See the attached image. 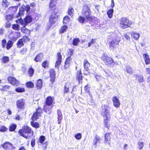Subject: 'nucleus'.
I'll use <instances>...</instances> for the list:
<instances>
[{
    "label": "nucleus",
    "instance_id": "f257e3e1",
    "mask_svg": "<svg viewBox=\"0 0 150 150\" xmlns=\"http://www.w3.org/2000/svg\"><path fill=\"white\" fill-rule=\"evenodd\" d=\"M18 132L21 136L26 139L30 138L34 134L33 131L28 126H24L22 129L19 130Z\"/></svg>",
    "mask_w": 150,
    "mask_h": 150
},
{
    "label": "nucleus",
    "instance_id": "f03ea898",
    "mask_svg": "<svg viewBox=\"0 0 150 150\" xmlns=\"http://www.w3.org/2000/svg\"><path fill=\"white\" fill-rule=\"evenodd\" d=\"M82 14V15L86 18V22L89 21V23H92L95 19L94 17L91 16V11L87 5H84L83 7Z\"/></svg>",
    "mask_w": 150,
    "mask_h": 150
},
{
    "label": "nucleus",
    "instance_id": "7ed1b4c3",
    "mask_svg": "<svg viewBox=\"0 0 150 150\" xmlns=\"http://www.w3.org/2000/svg\"><path fill=\"white\" fill-rule=\"evenodd\" d=\"M120 41V38L116 37H113L111 36L109 40L108 44L110 48L111 49H113L116 48Z\"/></svg>",
    "mask_w": 150,
    "mask_h": 150
},
{
    "label": "nucleus",
    "instance_id": "20e7f679",
    "mask_svg": "<svg viewBox=\"0 0 150 150\" xmlns=\"http://www.w3.org/2000/svg\"><path fill=\"white\" fill-rule=\"evenodd\" d=\"M102 59L104 64L108 67H112L115 65V62L113 59L112 58L108 57L106 54H103L102 56Z\"/></svg>",
    "mask_w": 150,
    "mask_h": 150
},
{
    "label": "nucleus",
    "instance_id": "39448f33",
    "mask_svg": "<svg viewBox=\"0 0 150 150\" xmlns=\"http://www.w3.org/2000/svg\"><path fill=\"white\" fill-rule=\"evenodd\" d=\"M132 22L126 18L122 17L120 20V25L121 27L125 29L127 28L132 25Z\"/></svg>",
    "mask_w": 150,
    "mask_h": 150
},
{
    "label": "nucleus",
    "instance_id": "423d86ee",
    "mask_svg": "<svg viewBox=\"0 0 150 150\" xmlns=\"http://www.w3.org/2000/svg\"><path fill=\"white\" fill-rule=\"evenodd\" d=\"M109 109L108 106L107 105H102L100 113L103 117L110 116L108 110Z\"/></svg>",
    "mask_w": 150,
    "mask_h": 150
},
{
    "label": "nucleus",
    "instance_id": "0eeeda50",
    "mask_svg": "<svg viewBox=\"0 0 150 150\" xmlns=\"http://www.w3.org/2000/svg\"><path fill=\"white\" fill-rule=\"evenodd\" d=\"M2 146L5 150H12L15 149L12 144L7 142H5Z\"/></svg>",
    "mask_w": 150,
    "mask_h": 150
},
{
    "label": "nucleus",
    "instance_id": "6e6552de",
    "mask_svg": "<svg viewBox=\"0 0 150 150\" xmlns=\"http://www.w3.org/2000/svg\"><path fill=\"white\" fill-rule=\"evenodd\" d=\"M58 17L55 13H52L49 19L50 23L52 24L57 22L58 21Z\"/></svg>",
    "mask_w": 150,
    "mask_h": 150
},
{
    "label": "nucleus",
    "instance_id": "1a4fd4ad",
    "mask_svg": "<svg viewBox=\"0 0 150 150\" xmlns=\"http://www.w3.org/2000/svg\"><path fill=\"white\" fill-rule=\"evenodd\" d=\"M54 100V98L51 96H48L46 98L45 102V104H46L48 105H53Z\"/></svg>",
    "mask_w": 150,
    "mask_h": 150
},
{
    "label": "nucleus",
    "instance_id": "9d476101",
    "mask_svg": "<svg viewBox=\"0 0 150 150\" xmlns=\"http://www.w3.org/2000/svg\"><path fill=\"white\" fill-rule=\"evenodd\" d=\"M8 80L10 83L13 85L18 86L19 84L18 81L12 77H8Z\"/></svg>",
    "mask_w": 150,
    "mask_h": 150
},
{
    "label": "nucleus",
    "instance_id": "9b49d317",
    "mask_svg": "<svg viewBox=\"0 0 150 150\" xmlns=\"http://www.w3.org/2000/svg\"><path fill=\"white\" fill-rule=\"evenodd\" d=\"M57 61L55 64V67L59 69V66L61 64L62 61V55L60 52H59L57 54Z\"/></svg>",
    "mask_w": 150,
    "mask_h": 150
},
{
    "label": "nucleus",
    "instance_id": "f8f14e48",
    "mask_svg": "<svg viewBox=\"0 0 150 150\" xmlns=\"http://www.w3.org/2000/svg\"><path fill=\"white\" fill-rule=\"evenodd\" d=\"M49 73L50 75V81L52 83L55 81V78L56 73L54 69H50L49 70Z\"/></svg>",
    "mask_w": 150,
    "mask_h": 150
},
{
    "label": "nucleus",
    "instance_id": "ddd939ff",
    "mask_svg": "<svg viewBox=\"0 0 150 150\" xmlns=\"http://www.w3.org/2000/svg\"><path fill=\"white\" fill-rule=\"evenodd\" d=\"M100 137L97 135H96L93 142V144L95 148L97 147V145L100 144Z\"/></svg>",
    "mask_w": 150,
    "mask_h": 150
},
{
    "label": "nucleus",
    "instance_id": "4468645a",
    "mask_svg": "<svg viewBox=\"0 0 150 150\" xmlns=\"http://www.w3.org/2000/svg\"><path fill=\"white\" fill-rule=\"evenodd\" d=\"M16 104L18 108L22 109L24 107L25 103L23 99H21L17 101Z\"/></svg>",
    "mask_w": 150,
    "mask_h": 150
},
{
    "label": "nucleus",
    "instance_id": "2eb2a0df",
    "mask_svg": "<svg viewBox=\"0 0 150 150\" xmlns=\"http://www.w3.org/2000/svg\"><path fill=\"white\" fill-rule=\"evenodd\" d=\"M53 105H48L45 104L44 106V110L46 113L50 114L51 113V110L52 108Z\"/></svg>",
    "mask_w": 150,
    "mask_h": 150
},
{
    "label": "nucleus",
    "instance_id": "dca6fc26",
    "mask_svg": "<svg viewBox=\"0 0 150 150\" xmlns=\"http://www.w3.org/2000/svg\"><path fill=\"white\" fill-rule=\"evenodd\" d=\"M104 119V125L105 127L108 128V129L110 127V124H109V122L110 120V117H103Z\"/></svg>",
    "mask_w": 150,
    "mask_h": 150
},
{
    "label": "nucleus",
    "instance_id": "f3484780",
    "mask_svg": "<svg viewBox=\"0 0 150 150\" xmlns=\"http://www.w3.org/2000/svg\"><path fill=\"white\" fill-rule=\"evenodd\" d=\"M114 106L116 108L119 107L120 105L119 100L116 96H114L112 99Z\"/></svg>",
    "mask_w": 150,
    "mask_h": 150
},
{
    "label": "nucleus",
    "instance_id": "a211bd4d",
    "mask_svg": "<svg viewBox=\"0 0 150 150\" xmlns=\"http://www.w3.org/2000/svg\"><path fill=\"white\" fill-rule=\"evenodd\" d=\"M105 143L109 146L110 145V142H108L109 141H110V134L109 133H106L105 135Z\"/></svg>",
    "mask_w": 150,
    "mask_h": 150
},
{
    "label": "nucleus",
    "instance_id": "6ab92c4d",
    "mask_svg": "<svg viewBox=\"0 0 150 150\" xmlns=\"http://www.w3.org/2000/svg\"><path fill=\"white\" fill-rule=\"evenodd\" d=\"M76 78L78 80L79 83H81L83 79L81 70L77 71Z\"/></svg>",
    "mask_w": 150,
    "mask_h": 150
},
{
    "label": "nucleus",
    "instance_id": "aec40b11",
    "mask_svg": "<svg viewBox=\"0 0 150 150\" xmlns=\"http://www.w3.org/2000/svg\"><path fill=\"white\" fill-rule=\"evenodd\" d=\"M23 6L25 7V5H23L19 9V11L18 14L16 16L17 18H19L21 15H23L24 13V8Z\"/></svg>",
    "mask_w": 150,
    "mask_h": 150
},
{
    "label": "nucleus",
    "instance_id": "412c9836",
    "mask_svg": "<svg viewBox=\"0 0 150 150\" xmlns=\"http://www.w3.org/2000/svg\"><path fill=\"white\" fill-rule=\"evenodd\" d=\"M13 42L11 40H9L6 43V48L7 50H9L13 46Z\"/></svg>",
    "mask_w": 150,
    "mask_h": 150
},
{
    "label": "nucleus",
    "instance_id": "4be33fe9",
    "mask_svg": "<svg viewBox=\"0 0 150 150\" xmlns=\"http://www.w3.org/2000/svg\"><path fill=\"white\" fill-rule=\"evenodd\" d=\"M143 57L145 59L146 64H148L150 63V60L149 55L146 54H143Z\"/></svg>",
    "mask_w": 150,
    "mask_h": 150
},
{
    "label": "nucleus",
    "instance_id": "5701e85b",
    "mask_svg": "<svg viewBox=\"0 0 150 150\" xmlns=\"http://www.w3.org/2000/svg\"><path fill=\"white\" fill-rule=\"evenodd\" d=\"M32 21V18L31 16L28 15L24 19V22L27 23H31Z\"/></svg>",
    "mask_w": 150,
    "mask_h": 150
},
{
    "label": "nucleus",
    "instance_id": "b1692460",
    "mask_svg": "<svg viewBox=\"0 0 150 150\" xmlns=\"http://www.w3.org/2000/svg\"><path fill=\"white\" fill-rule=\"evenodd\" d=\"M43 57V54L42 53L38 54L35 57L34 60L36 62H38L40 61Z\"/></svg>",
    "mask_w": 150,
    "mask_h": 150
},
{
    "label": "nucleus",
    "instance_id": "393cba45",
    "mask_svg": "<svg viewBox=\"0 0 150 150\" xmlns=\"http://www.w3.org/2000/svg\"><path fill=\"white\" fill-rule=\"evenodd\" d=\"M78 21L79 23H83L85 22H87V20L86 18L80 16L78 18Z\"/></svg>",
    "mask_w": 150,
    "mask_h": 150
},
{
    "label": "nucleus",
    "instance_id": "a878e982",
    "mask_svg": "<svg viewBox=\"0 0 150 150\" xmlns=\"http://www.w3.org/2000/svg\"><path fill=\"white\" fill-rule=\"evenodd\" d=\"M57 0H50V7L53 8L56 5V4Z\"/></svg>",
    "mask_w": 150,
    "mask_h": 150
},
{
    "label": "nucleus",
    "instance_id": "bb28decb",
    "mask_svg": "<svg viewBox=\"0 0 150 150\" xmlns=\"http://www.w3.org/2000/svg\"><path fill=\"white\" fill-rule=\"evenodd\" d=\"M18 8V6H15L9 7L8 9L9 10L11 11L12 13H14L17 11Z\"/></svg>",
    "mask_w": 150,
    "mask_h": 150
},
{
    "label": "nucleus",
    "instance_id": "cd10ccee",
    "mask_svg": "<svg viewBox=\"0 0 150 150\" xmlns=\"http://www.w3.org/2000/svg\"><path fill=\"white\" fill-rule=\"evenodd\" d=\"M42 85V80L41 79H39L38 80L36 84V87L38 88H41Z\"/></svg>",
    "mask_w": 150,
    "mask_h": 150
},
{
    "label": "nucleus",
    "instance_id": "c85d7f7f",
    "mask_svg": "<svg viewBox=\"0 0 150 150\" xmlns=\"http://www.w3.org/2000/svg\"><path fill=\"white\" fill-rule=\"evenodd\" d=\"M67 25H64L62 26L60 29L59 30V33H63L64 32L66 31L67 29Z\"/></svg>",
    "mask_w": 150,
    "mask_h": 150
},
{
    "label": "nucleus",
    "instance_id": "c756f323",
    "mask_svg": "<svg viewBox=\"0 0 150 150\" xmlns=\"http://www.w3.org/2000/svg\"><path fill=\"white\" fill-rule=\"evenodd\" d=\"M113 12L114 10L112 8H111L108 10L107 12V14L109 18H111L112 17Z\"/></svg>",
    "mask_w": 150,
    "mask_h": 150
},
{
    "label": "nucleus",
    "instance_id": "7c9ffc66",
    "mask_svg": "<svg viewBox=\"0 0 150 150\" xmlns=\"http://www.w3.org/2000/svg\"><path fill=\"white\" fill-rule=\"evenodd\" d=\"M30 123L32 126L35 128L37 129L39 127V124L38 122L32 121Z\"/></svg>",
    "mask_w": 150,
    "mask_h": 150
},
{
    "label": "nucleus",
    "instance_id": "2f4dec72",
    "mask_svg": "<svg viewBox=\"0 0 150 150\" xmlns=\"http://www.w3.org/2000/svg\"><path fill=\"white\" fill-rule=\"evenodd\" d=\"M57 112L58 119L59 120H62L63 118L62 112L60 110H58L57 111Z\"/></svg>",
    "mask_w": 150,
    "mask_h": 150
},
{
    "label": "nucleus",
    "instance_id": "473e14b6",
    "mask_svg": "<svg viewBox=\"0 0 150 150\" xmlns=\"http://www.w3.org/2000/svg\"><path fill=\"white\" fill-rule=\"evenodd\" d=\"M126 71L127 73L131 74L132 73L133 70L131 67L127 66L126 67Z\"/></svg>",
    "mask_w": 150,
    "mask_h": 150
},
{
    "label": "nucleus",
    "instance_id": "72a5a7b5",
    "mask_svg": "<svg viewBox=\"0 0 150 150\" xmlns=\"http://www.w3.org/2000/svg\"><path fill=\"white\" fill-rule=\"evenodd\" d=\"M23 42V41L21 39H19L17 44L18 47L20 48L22 46H23L24 45Z\"/></svg>",
    "mask_w": 150,
    "mask_h": 150
},
{
    "label": "nucleus",
    "instance_id": "f704fd0d",
    "mask_svg": "<svg viewBox=\"0 0 150 150\" xmlns=\"http://www.w3.org/2000/svg\"><path fill=\"white\" fill-rule=\"evenodd\" d=\"M131 35L133 38L136 40H138L139 37V33H135L134 32L132 33Z\"/></svg>",
    "mask_w": 150,
    "mask_h": 150
},
{
    "label": "nucleus",
    "instance_id": "c9c22d12",
    "mask_svg": "<svg viewBox=\"0 0 150 150\" xmlns=\"http://www.w3.org/2000/svg\"><path fill=\"white\" fill-rule=\"evenodd\" d=\"M26 85L27 87L30 88H33L34 86V83L30 81L27 82Z\"/></svg>",
    "mask_w": 150,
    "mask_h": 150
},
{
    "label": "nucleus",
    "instance_id": "e433bc0d",
    "mask_svg": "<svg viewBox=\"0 0 150 150\" xmlns=\"http://www.w3.org/2000/svg\"><path fill=\"white\" fill-rule=\"evenodd\" d=\"M80 40L78 38H74L73 41V45L74 46H77Z\"/></svg>",
    "mask_w": 150,
    "mask_h": 150
},
{
    "label": "nucleus",
    "instance_id": "4c0bfd02",
    "mask_svg": "<svg viewBox=\"0 0 150 150\" xmlns=\"http://www.w3.org/2000/svg\"><path fill=\"white\" fill-rule=\"evenodd\" d=\"M38 115V114L36 112L34 113L32 117V120L33 121L36 120L38 118V117L40 116Z\"/></svg>",
    "mask_w": 150,
    "mask_h": 150
},
{
    "label": "nucleus",
    "instance_id": "58836bf2",
    "mask_svg": "<svg viewBox=\"0 0 150 150\" xmlns=\"http://www.w3.org/2000/svg\"><path fill=\"white\" fill-rule=\"evenodd\" d=\"M84 67L85 69H88L90 64L87 60H85L84 62Z\"/></svg>",
    "mask_w": 150,
    "mask_h": 150
},
{
    "label": "nucleus",
    "instance_id": "ea45409f",
    "mask_svg": "<svg viewBox=\"0 0 150 150\" xmlns=\"http://www.w3.org/2000/svg\"><path fill=\"white\" fill-rule=\"evenodd\" d=\"M9 5V3L6 0H3L2 5L4 7H7Z\"/></svg>",
    "mask_w": 150,
    "mask_h": 150
},
{
    "label": "nucleus",
    "instance_id": "a19ab883",
    "mask_svg": "<svg viewBox=\"0 0 150 150\" xmlns=\"http://www.w3.org/2000/svg\"><path fill=\"white\" fill-rule=\"evenodd\" d=\"M136 79L138 80L139 83H140L143 82L144 81L143 79V77L142 76H138L137 75L136 76Z\"/></svg>",
    "mask_w": 150,
    "mask_h": 150
},
{
    "label": "nucleus",
    "instance_id": "79ce46f5",
    "mask_svg": "<svg viewBox=\"0 0 150 150\" xmlns=\"http://www.w3.org/2000/svg\"><path fill=\"white\" fill-rule=\"evenodd\" d=\"M49 62L47 61H45L43 62L42 64V66L44 68H46L48 67Z\"/></svg>",
    "mask_w": 150,
    "mask_h": 150
},
{
    "label": "nucleus",
    "instance_id": "37998d69",
    "mask_svg": "<svg viewBox=\"0 0 150 150\" xmlns=\"http://www.w3.org/2000/svg\"><path fill=\"white\" fill-rule=\"evenodd\" d=\"M74 11V10L72 7L69 8L68 10V15L71 16H73V12Z\"/></svg>",
    "mask_w": 150,
    "mask_h": 150
},
{
    "label": "nucleus",
    "instance_id": "c03bdc74",
    "mask_svg": "<svg viewBox=\"0 0 150 150\" xmlns=\"http://www.w3.org/2000/svg\"><path fill=\"white\" fill-rule=\"evenodd\" d=\"M16 125L15 124L11 125L10 127L9 131H14L16 128Z\"/></svg>",
    "mask_w": 150,
    "mask_h": 150
},
{
    "label": "nucleus",
    "instance_id": "a18cd8bd",
    "mask_svg": "<svg viewBox=\"0 0 150 150\" xmlns=\"http://www.w3.org/2000/svg\"><path fill=\"white\" fill-rule=\"evenodd\" d=\"M2 61L4 63H7L9 61V58L7 56H4L2 58Z\"/></svg>",
    "mask_w": 150,
    "mask_h": 150
},
{
    "label": "nucleus",
    "instance_id": "49530a36",
    "mask_svg": "<svg viewBox=\"0 0 150 150\" xmlns=\"http://www.w3.org/2000/svg\"><path fill=\"white\" fill-rule=\"evenodd\" d=\"M67 83L65 84L64 87V93H68L69 91V84H68V85H67Z\"/></svg>",
    "mask_w": 150,
    "mask_h": 150
},
{
    "label": "nucleus",
    "instance_id": "de8ad7c7",
    "mask_svg": "<svg viewBox=\"0 0 150 150\" xmlns=\"http://www.w3.org/2000/svg\"><path fill=\"white\" fill-rule=\"evenodd\" d=\"M15 91L16 92L22 93L25 91V89L23 88H16Z\"/></svg>",
    "mask_w": 150,
    "mask_h": 150
},
{
    "label": "nucleus",
    "instance_id": "09e8293b",
    "mask_svg": "<svg viewBox=\"0 0 150 150\" xmlns=\"http://www.w3.org/2000/svg\"><path fill=\"white\" fill-rule=\"evenodd\" d=\"M45 139V137L42 135L40 137L39 139V142L41 144H42V143L44 142Z\"/></svg>",
    "mask_w": 150,
    "mask_h": 150
},
{
    "label": "nucleus",
    "instance_id": "8fccbe9b",
    "mask_svg": "<svg viewBox=\"0 0 150 150\" xmlns=\"http://www.w3.org/2000/svg\"><path fill=\"white\" fill-rule=\"evenodd\" d=\"M69 20V17L68 16H65L63 18V23L64 24H66L67 22Z\"/></svg>",
    "mask_w": 150,
    "mask_h": 150
},
{
    "label": "nucleus",
    "instance_id": "3c124183",
    "mask_svg": "<svg viewBox=\"0 0 150 150\" xmlns=\"http://www.w3.org/2000/svg\"><path fill=\"white\" fill-rule=\"evenodd\" d=\"M138 144L139 149L140 150H141L142 149L144 146V143L142 142L139 141Z\"/></svg>",
    "mask_w": 150,
    "mask_h": 150
},
{
    "label": "nucleus",
    "instance_id": "603ef678",
    "mask_svg": "<svg viewBox=\"0 0 150 150\" xmlns=\"http://www.w3.org/2000/svg\"><path fill=\"white\" fill-rule=\"evenodd\" d=\"M34 70L32 68H30L28 71V74L30 77L32 76L34 74Z\"/></svg>",
    "mask_w": 150,
    "mask_h": 150
},
{
    "label": "nucleus",
    "instance_id": "864d4df0",
    "mask_svg": "<svg viewBox=\"0 0 150 150\" xmlns=\"http://www.w3.org/2000/svg\"><path fill=\"white\" fill-rule=\"evenodd\" d=\"M27 51V49L26 48H24L22 49V50H20V53L22 54H26Z\"/></svg>",
    "mask_w": 150,
    "mask_h": 150
},
{
    "label": "nucleus",
    "instance_id": "5fc2aeb1",
    "mask_svg": "<svg viewBox=\"0 0 150 150\" xmlns=\"http://www.w3.org/2000/svg\"><path fill=\"white\" fill-rule=\"evenodd\" d=\"M2 44V47L4 48L6 47V45L7 42L6 39H4L2 40L1 41Z\"/></svg>",
    "mask_w": 150,
    "mask_h": 150
},
{
    "label": "nucleus",
    "instance_id": "6e6d98bb",
    "mask_svg": "<svg viewBox=\"0 0 150 150\" xmlns=\"http://www.w3.org/2000/svg\"><path fill=\"white\" fill-rule=\"evenodd\" d=\"M12 28L13 29L16 30H19V26L18 25L14 24L12 25Z\"/></svg>",
    "mask_w": 150,
    "mask_h": 150
},
{
    "label": "nucleus",
    "instance_id": "4d7b16f0",
    "mask_svg": "<svg viewBox=\"0 0 150 150\" xmlns=\"http://www.w3.org/2000/svg\"><path fill=\"white\" fill-rule=\"evenodd\" d=\"M24 42H27L28 41H29L30 39L27 36H23V38L21 39Z\"/></svg>",
    "mask_w": 150,
    "mask_h": 150
},
{
    "label": "nucleus",
    "instance_id": "13d9d810",
    "mask_svg": "<svg viewBox=\"0 0 150 150\" xmlns=\"http://www.w3.org/2000/svg\"><path fill=\"white\" fill-rule=\"evenodd\" d=\"M82 137V135L81 133H78L75 136V138L78 140H80L81 139Z\"/></svg>",
    "mask_w": 150,
    "mask_h": 150
},
{
    "label": "nucleus",
    "instance_id": "bf43d9fd",
    "mask_svg": "<svg viewBox=\"0 0 150 150\" xmlns=\"http://www.w3.org/2000/svg\"><path fill=\"white\" fill-rule=\"evenodd\" d=\"M7 130V128L4 126H1L0 127V131L4 132Z\"/></svg>",
    "mask_w": 150,
    "mask_h": 150
},
{
    "label": "nucleus",
    "instance_id": "052dcab7",
    "mask_svg": "<svg viewBox=\"0 0 150 150\" xmlns=\"http://www.w3.org/2000/svg\"><path fill=\"white\" fill-rule=\"evenodd\" d=\"M23 8H24V10L26 11L27 12H28L29 11L30 9V7L28 5H26V6H25V7L23 6Z\"/></svg>",
    "mask_w": 150,
    "mask_h": 150
},
{
    "label": "nucleus",
    "instance_id": "680f3d73",
    "mask_svg": "<svg viewBox=\"0 0 150 150\" xmlns=\"http://www.w3.org/2000/svg\"><path fill=\"white\" fill-rule=\"evenodd\" d=\"M96 39H92L91 40V41L88 42V47H90L94 43H95V41H96Z\"/></svg>",
    "mask_w": 150,
    "mask_h": 150
},
{
    "label": "nucleus",
    "instance_id": "e2e57ef3",
    "mask_svg": "<svg viewBox=\"0 0 150 150\" xmlns=\"http://www.w3.org/2000/svg\"><path fill=\"white\" fill-rule=\"evenodd\" d=\"M104 71L105 73V75L107 78L108 77V76L110 75V71L108 70H103Z\"/></svg>",
    "mask_w": 150,
    "mask_h": 150
},
{
    "label": "nucleus",
    "instance_id": "0e129e2a",
    "mask_svg": "<svg viewBox=\"0 0 150 150\" xmlns=\"http://www.w3.org/2000/svg\"><path fill=\"white\" fill-rule=\"evenodd\" d=\"M36 112L38 114V115H40L42 113V110L41 108L40 107H39L37 110Z\"/></svg>",
    "mask_w": 150,
    "mask_h": 150
},
{
    "label": "nucleus",
    "instance_id": "69168bd1",
    "mask_svg": "<svg viewBox=\"0 0 150 150\" xmlns=\"http://www.w3.org/2000/svg\"><path fill=\"white\" fill-rule=\"evenodd\" d=\"M96 79L98 81H99L103 79V78L98 75H97L95 76Z\"/></svg>",
    "mask_w": 150,
    "mask_h": 150
},
{
    "label": "nucleus",
    "instance_id": "338daca9",
    "mask_svg": "<svg viewBox=\"0 0 150 150\" xmlns=\"http://www.w3.org/2000/svg\"><path fill=\"white\" fill-rule=\"evenodd\" d=\"M85 69L84 71V74L85 75L88 74L90 73L89 69Z\"/></svg>",
    "mask_w": 150,
    "mask_h": 150
},
{
    "label": "nucleus",
    "instance_id": "774afa93",
    "mask_svg": "<svg viewBox=\"0 0 150 150\" xmlns=\"http://www.w3.org/2000/svg\"><path fill=\"white\" fill-rule=\"evenodd\" d=\"M35 139H33L31 142V145L32 147L34 146L35 145Z\"/></svg>",
    "mask_w": 150,
    "mask_h": 150
}]
</instances>
